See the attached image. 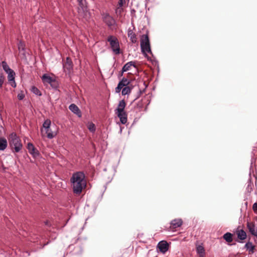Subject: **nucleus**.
<instances>
[{"label":"nucleus","instance_id":"39448f33","mask_svg":"<svg viewBox=\"0 0 257 257\" xmlns=\"http://www.w3.org/2000/svg\"><path fill=\"white\" fill-rule=\"evenodd\" d=\"M107 41L109 43L113 53L116 55L120 54V47L117 39L113 36H109L107 38Z\"/></svg>","mask_w":257,"mask_h":257},{"label":"nucleus","instance_id":"4c0bfd02","mask_svg":"<svg viewBox=\"0 0 257 257\" xmlns=\"http://www.w3.org/2000/svg\"><path fill=\"white\" fill-rule=\"evenodd\" d=\"M118 9H119V8H117V10H116V12H117Z\"/></svg>","mask_w":257,"mask_h":257},{"label":"nucleus","instance_id":"4468645a","mask_svg":"<svg viewBox=\"0 0 257 257\" xmlns=\"http://www.w3.org/2000/svg\"><path fill=\"white\" fill-rule=\"evenodd\" d=\"M183 223V221L181 219H175L171 222V227L173 228H176L180 227Z\"/></svg>","mask_w":257,"mask_h":257},{"label":"nucleus","instance_id":"4be33fe9","mask_svg":"<svg viewBox=\"0 0 257 257\" xmlns=\"http://www.w3.org/2000/svg\"><path fill=\"white\" fill-rule=\"evenodd\" d=\"M121 93L122 95H125L129 94L131 90L132 89V87H131L130 86H124V88H122V89Z\"/></svg>","mask_w":257,"mask_h":257},{"label":"nucleus","instance_id":"f257e3e1","mask_svg":"<svg viewBox=\"0 0 257 257\" xmlns=\"http://www.w3.org/2000/svg\"><path fill=\"white\" fill-rule=\"evenodd\" d=\"M85 178V175L82 172H77L72 175L70 181L74 193L80 194L82 189L86 187V181Z\"/></svg>","mask_w":257,"mask_h":257},{"label":"nucleus","instance_id":"ddd939ff","mask_svg":"<svg viewBox=\"0 0 257 257\" xmlns=\"http://www.w3.org/2000/svg\"><path fill=\"white\" fill-rule=\"evenodd\" d=\"M69 109L74 113L78 115V117L81 116V112L78 107L75 104L72 103L69 106Z\"/></svg>","mask_w":257,"mask_h":257},{"label":"nucleus","instance_id":"f704fd0d","mask_svg":"<svg viewBox=\"0 0 257 257\" xmlns=\"http://www.w3.org/2000/svg\"><path fill=\"white\" fill-rule=\"evenodd\" d=\"M199 254V257H204L205 253H202H202Z\"/></svg>","mask_w":257,"mask_h":257},{"label":"nucleus","instance_id":"393cba45","mask_svg":"<svg viewBox=\"0 0 257 257\" xmlns=\"http://www.w3.org/2000/svg\"><path fill=\"white\" fill-rule=\"evenodd\" d=\"M196 251L198 254L205 253V249L202 245H199L196 247Z\"/></svg>","mask_w":257,"mask_h":257},{"label":"nucleus","instance_id":"2f4dec72","mask_svg":"<svg viewBox=\"0 0 257 257\" xmlns=\"http://www.w3.org/2000/svg\"><path fill=\"white\" fill-rule=\"evenodd\" d=\"M24 97H25V94L22 92H21V93H19L18 94V98L19 100H23L24 98Z\"/></svg>","mask_w":257,"mask_h":257},{"label":"nucleus","instance_id":"2eb2a0df","mask_svg":"<svg viewBox=\"0 0 257 257\" xmlns=\"http://www.w3.org/2000/svg\"><path fill=\"white\" fill-rule=\"evenodd\" d=\"M42 80L44 83H47L51 85L55 82V79L48 75L47 74H44L42 77Z\"/></svg>","mask_w":257,"mask_h":257},{"label":"nucleus","instance_id":"473e14b6","mask_svg":"<svg viewBox=\"0 0 257 257\" xmlns=\"http://www.w3.org/2000/svg\"><path fill=\"white\" fill-rule=\"evenodd\" d=\"M125 3V0H119V1H118L119 7H122Z\"/></svg>","mask_w":257,"mask_h":257},{"label":"nucleus","instance_id":"412c9836","mask_svg":"<svg viewBox=\"0 0 257 257\" xmlns=\"http://www.w3.org/2000/svg\"><path fill=\"white\" fill-rule=\"evenodd\" d=\"M233 235L230 232H226L223 235V238L228 243L233 241Z\"/></svg>","mask_w":257,"mask_h":257},{"label":"nucleus","instance_id":"423d86ee","mask_svg":"<svg viewBox=\"0 0 257 257\" xmlns=\"http://www.w3.org/2000/svg\"><path fill=\"white\" fill-rule=\"evenodd\" d=\"M103 20L110 28H111L116 25V22L114 19L107 14L103 15Z\"/></svg>","mask_w":257,"mask_h":257},{"label":"nucleus","instance_id":"f3484780","mask_svg":"<svg viewBox=\"0 0 257 257\" xmlns=\"http://www.w3.org/2000/svg\"><path fill=\"white\" fill-rule=\"evenodd\" d=\"M128 37L130 38L133 43H136L137 41L136 35L132 30H128L127 33Z\"/></svg>","mask_w":257,"mask_h":257},{"label":"nucleus","instance_id":"b1692460","mask_svg":"<svg viewBox=\"0 0 257 257\" xmlns=\"http://www.w3.org/2000/svg\"><path fill=\"white\" fill-rule=\"evenodd\" d=\"M2 65V67L3 68V69L5 70V71L6 73H8V72L13 70L9 67V66H8V65L5 61H3Z\"/></svg>","mask_w":257,"mask_h":257},{"label":"nucleus","instance_id":"6ab92c4d","mask_svg":"<svg viewBox=\"0 0 257 257\" xmlns=\"http://www.w3.org/2000/svg\"><path fill=\"white\" fill-rule=\"evenodd\" d=\"M8 146L7 141L5 138H0V151L5 150Z\"/></svg>","mask_w":257,"mask_h":257},{"label":"nucleus","instance_id":"f8f14e48","mask_svg":"<svg viewBox=\"0 0 257 257\" xmlns=\"http://www.w3.org/2000/svg\"><path fill=\"white\" fill-rule=\"evenodd\" d=\"M27 149L29 151V152L32 154L34 157H36L39 155V152L38 150L35 148L34 145L29 143L27 145Z\"/></svg>","mask_w":257,"mask_h":257},{"label":"nucleus","instance_id":"5701e85b","mask_svg":"<svg viewBox=\"0 0 257 257\" xmlns=\"http://www.w3.org/2000/svg\"><path fill=\"white\" fill-rule=\"evenodd\" d=\"M46 133L47 134V138L50 139L53 138L56 135L55 134L52 132L50 128L49 129H46Z\"/></svg>","mask_w":257,"mask_h":257},{"label":"nucleus","instance_id":"e433bc0d","mask_svg":"<svg viewBox=\"0 0 257 257\" xmlns=\"http://www.w3.org/2000/svg\"><path fill=\"white\" fill-rule=\"evenodd\" d=\"M49 243V242H47L46 243L44 244V245H46Z\"/></svg>","mask_w":257,"mask_h":257},{"label":"nucleus","instance_id":"aec40b11","mask_svg":"<svg viewBox=\"0 0 257 257\" xmlns=\"http://www.w3.org/2000/svg\"><path fill=\"white\" fill-rule=\"evenodd\" d=\"M236 234L237 237L240 240H244L246 238V233L243 229L238 230Z\"/></svg>","mask_w":257,"mask_h":257},{"label":"nucleus","instance_id":"9b49d317","mask_svg":"<svg viewBox=\"0 0 257 257\" xmlns=\"http://www.w3.org/2000/svg\"><path fill=\"white\" fill-rule=\"evenodd\" d=\"M8 75V80L11 84V86L13 87H16V83L15 81V72L12 70L8 73H7Z\"/></svg>","mask_w":257,"mask_h":257},{"label":"nucleus","instance_id":"72a5a7b5","mask_svg":"<svg viewBox=\"0 0 257 257\" xmlns=\"http://www.w3.org/2000/svg\"><path fill=\"white\" fill-rule=\"evenodd\" d=\"M252 209L254 211H257V203H255L253 204Z\"/></svg>","mask_w":257,"mask_h":257},{"label":"nucleus","instance_id":"20e7f679","mask_svg":"<svg viewBox=\"0 0 257 257\" xmlns=\"http://www.w3.org/2000/svg\"><path fill=\"white\" fill-rule=\"evenodd\" d=\"M9 141L12 149H14L15 152H19L22 148V144L21 143L20 138L17 136L16 134H11L10 136Z\"/></svg>","mask_w":257,"mask_h":257},{"label":"nucleus","instance_id":"7ed1b4c3","mask_svg":"<svg viewBox=\"0 0 257 257\" xmlns=\"http://www.w3.org/2000/svg\"><path fill=\"white\" fill-rule=\"evenodd\" d=\"M141 48L142 53L148 58V53L152 54L148 34L143 35L141 39Z\"/></svg>","mask_w":257,"mask_h":257},{"label":"nucleus","instance_id":"dca6fc26","mask_svg":"<svg viewBox=\"0 0 257 257\" xmlns=\"http://www.w3.org/2000/svg\"><path fill=\"white\" fill-rule=\"evenodd\" d=\"M132 66L135 67V62H134L133 61H130V62H128L126 63L122 67V72H121V75H122V73L123 72H126V71L129 70L130 68Z\"/></svg>","mask_w":257,"mask_h":257},{"label":"nucleus","instance_id":"f03ea898","mask_svg":"<svg viewBox=\"0 0 257 257\" xmlns=\"http://www.w3.org/2000/svg\"><path fill=\"white\" fill-rule=\"evenodd\" d=\"M126 103L124 100L119 102L117 107L115 110V114L119 117L122 124H125L127 122V114L124 111Z\"/></svg>","mask_w":257,"mask_h":257},{"label":"nucleus","instance_id":"bb28decb","mask_svg":"<svg viewBox=\"0 0 257 257\" xmlns=\"http://www.w3.org/2000/svg\"><path fill=\"white\" fill-rule=\"evenodd\" d=\"M31 91L33 93L37 95L41 96L42 95L40 91L35 86H33L32 87Z\"/></svg>","mask_w":257,"mask_h":257},{"label":"nucleus","instance_id":"7c9ffc66","mask_svg":"<svg viewBox=\"0 0 257 257\" xmlns=\"http://www.w3.org/2000/svg\"><path fill=\"white\" fill-rule=\"evenodd\" d=\"M253 184L250 181L248 182V185L246 187V190L248 192H250L252 189Z\"/></svg>","mask_w":257,"mask_h":257},{"label":"nucleus","instance_id":"a878e982","mask_svg":"<svg viewBox=\"0 0 257 257\" xmlns=\"http://www.w3.org/2000/svg\"><path fill=\"white\" fill-rule=\"evenodd\" d=\"M5 80V77L3 72L2 71H0V88L3 87V85L4 83Z\"/></svg>","mask_w":257,"mask_h":257},{"label":"nucleus","instance_id":"cd10ccee","mask_svg":"<svg viewBox=\"0 0 257 257\" xmlns=\"http://www.w3.org/2000/svg\"><path fill=\"white\" fill-rule=\"evenodd\" d=\"M18 49L19 51H24L25 45L24 42L20 41L18 43Z\"/></svg>","mask_w":257,"mask_h":257},{"label":"nucleus","instance_id":"1a4fd4ad","mask_svg":"<svg viewBox=\"0 0 257 257\" xmlns=\"http://www.w3.org/2000/svg\"><path fill=\"white\" fill-rule=\"evenodd\" d=\"M247 227L249 232L253 236L257 237V226L253 222H247Z\"/></svg>","mask_w":257,"mask_h":257},{"label":"nucleus","instance_id":"c756f323","mask_svg":"<svg viewBox=\"0 0 257 257\" xmlns=\"http://www.w3.org/2000/svg\"><path fill=\"white\" fill-rule=\"evenodd\" d=\"M88 130L92 133H94L95 131V126L93 123H90L88 125Z\"/></svg>","mask_w":257,"mask_h":257},{"label":"nucleus","instance_id":"a211bd4d","mask_svg":"<svg viewBox=\"0 0 257 257\" xmlns=\"http://www.w3.org/2000/svg\"><path fill=\"white\" fill-rule=\"evenodd\" d=\"M244 247L248 250L249 253H253L254 252L255 246L252 244V243L248 241L245 244Z\"/></svg>","mask_w":257,"mask_h":257},{"label":"nucleus","instance_id":"6e6552de","mask_svg":"<svg viewBox=\"0 0 257 257\" xmlns=\"http://www.w3.org/2000/svg\"><path fill=\"white\" fill-rule=\"evenodd\" d=\"M63 67L65 72H71L73 69V63L70 58H66L65 62L63 64Z\"/></svg>","mask_w":257,"mask_h":257},{"label":"nucleus","instance_id":"c9c22d12","mask_svg":"<svg viewBox=\"0 0 257 257\" xmlns=\"http://www.w3.org/2000/svg\"><path fill=\"white\" fill-rule=\"evenodd\" d=\"M81 5H82V0L79 1V5L81 6Z\"/></svg>","mask_w":257,"mask_h":257},{"label":"nucleus","instance_id":"c85d7f7f","mask_svg":"<svg viewBox=\"0 0 257 257\" xmlns=\"http://www.w3.org/2000/svg\"><path fill=\"white\" fill-rule=\"evenodd\" d=\"M50 125H51V121H50V120L46 119L44 121V123L43 124V126L45 128V130H46V129L50 128Z\"/></svg>","mask_w":257,"mask_h":257},{"label":"nucleus","instance_id":"0eeeda50","mask_svg":"<svg viewBox=\"0 0 257 257\" xmlns=\"http://www.w3.org/2000/svg\"><path fill=\"white\" fill-rule=\"evenodd\" d=\"M130 83V80L126 78H123L118 83L117 86L115 88V92L119 93L121 89L124 87L128 86Z\"/></svg>","mask_w":257,"mask_h":257},{"label":"nucleus","instance_id":"9d476101","mask_svg":"<svg viewBox=\"0 0 257 257\" xmlns=\"http://www.w3.org/2000/svg\"><path fill=\"white\" fill-rule=\"evenodd\" d=\"M157 247L161 252L165 253L169 249V244L166 241L162 240L158 243Z\"/></svg>","mask_w":257,"mask_h":257}]
</instances>
